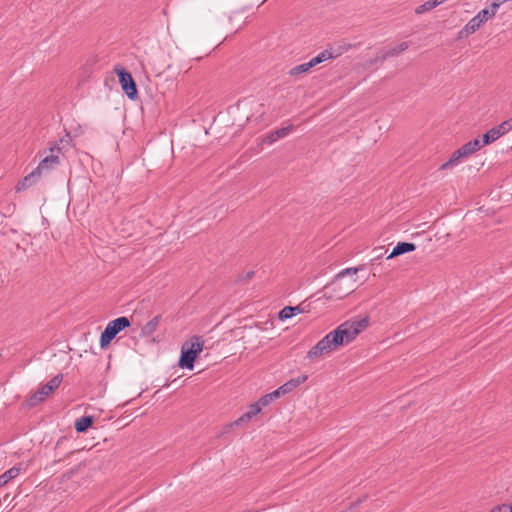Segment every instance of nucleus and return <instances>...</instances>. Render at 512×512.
<instances>
[{
  "label": "nucleus",
  "mask_w": 512,
  "mask_h": 512,
  "mask_svg": "<svg viewBox=\"0 0 512 512\" xmlns=\"http://www.w3.org/2000/svg\"><path fill=\"white\" fill-rule=\"evenodd\" d=\"M368 326V317L343 322L336 329L329 332L319 340L307 352L306 358L309 360L319 359L322 356L337 350L341 346L348 345Z\"/></svg>",
  "instance_id": "nucleus-1"
},
{
  "label": "nucleus",
  "mask_w": 512,
  "mask_h": 512,
  "mask_svg": "<svg viewBox=\"0 0 512 512\" xmlns=\"http://www.w3.org/2000/svg\"><path fill=\"white\" fill-rule=\"evenodd\" d=\"M204 341L199 336H193L189 341H186L181 348V355L179 359V366L192 370L194 367L195 359L202 351Z\"/></svg>",
  "instance_id": "nucleus-2"
},
{
  "label": "nucleus",
  "mask_w": 512,
  "mask_h": 512,
  "mask_svg": "<svg viewBox=\"0 0 512 512\" xmlns=\"http://www.w3.org/2000/svg\"><path fill=\"white\" fill-rule=\"evenodd\" d=\"M485 145L486 144L483 143V139L480 140L478 138L465 143L464 145H462L460 148L453 152V154L451 155L450 159L447 162L443 163L440 166V170L447 169L449 166L458 163L460 159L472 155Z\"/></svg>",
  "instance_id": "nucleus-3"
},
{
  "label": "nucleus",
  "mask_w": 512,
  "mask_h": 512,
  "mask_svg": "<svg viewBox=\"0 0 512 512\" xmlns=\"http://www.w3.org/2000/svg\"><path fill=\"white\" fill-rule=\"evenodd\" d=\"M131 322L130 320L125 317H118L112 321H110L104 331L101 333L100 336V347L105 348L107 347L111 341L116 337L118 333H120L122 330L130 327Z\"/></svg>",
  "instance_id": "nucleus-4"
},
{
  "label": "nucleus",
  "mask_w": 512,
  "mask_h": 512,
  "mask_svg": "<svg viewBox=\"0 0 512 512\" xmlns=\"http://www.w3.org/2000/svg\"><path fill=\"white\" fill-rule=\"evenodd\" d=\"M498 8H493V2L489 8L482 9L460 31V37L468 36L476 32L487 20L495 16Z\"/></svg>",
  "instance_id": "nucleus-5"
},
{
  "label": "nucleus",
  "mask_w": 512,
  "mask_h": 512,
  "mask_svg": "<svg viewBox=\"0 0 512 512\" xmlns=\"http://www.w3.org/2000/svg\"><path fill=\"white\" fill-rule=\"evenodd\" d=\"M116 72L122 90L125 92L128 98L135 100L138 97V90L131 73L126 71L124 68L116 69Z\"/></svg>",
  "instance_id": "nucleus-6"
},
{
  "label": "nucleus",
  "mask_w": 512,
  "mask_h": 512,
  "mask_svg": "<svg viewBox=\"0 0 512 512\" xmlns=\"http://www.w3.org/2000/svg\"><path fill=\"white\" fill-rule=\"evenodd\" d=\"M356 279H353L346 287H343V280L338 287H332V281L325 286V297L327 299H343L354 291Z\"/></svg>",
  "instance_id": "nucleus-7"
},
{
  "label": "nucleus",
  "mask_w": 512,
  "mask_h": 512,
  "mask_svg": "<svg viewBox=\"0 0 512 512\" xmlns=\"http://www.w3.org/2000/svg\"><path fill=\"white\" fill-rule=\"evenodd\" d=\"M510 130H512V119L505 120L499 125L488 130L483 135V143L487 145L491 144L504 134L508 133Z\"/></svg>",
  "instance_id": "nucleus-8"
},
{
  "label": "nucleus",
  "mask_w": 512,
  "mask_h": 512,
  "mask_svg": "<svg viewBox=\"0 0 512 512\" xmlns=\"http://www.w3.org/2000/svg\"><path fill=\"white\" fill-rule=\"evenodd\" d=\"M55 151L60 152V148L57 145L50 148L51 154L46 156L35 168L40 174H42V171L50 170L59 164V157L54 154Z\"/></svg>",
  "instance_id": "nucleus-9"
},
{
  "label": "nucleus",
  "mask_w": 512,
  "mask_h": 512,
  "mask_svg": "<svg viewBox=\"0 0 512 512\" xmlns=\"http://www.w3.org/2000/svg\"><path fill=\"white\" fill-rule=\"evenodd\" d=\"M261 409H262V406L258 401L250 404L248 407V410L244 414H242L237 420H235L233 423H231V426H233V425L239 426L244 423H248L249 421H251V419L254 416H256L257 414H259L261 412Z\"/></svg>",
  "instance_id": "nucleus-10"
},
{
  "label": "nucleus",
  "mask_w": 512,
  "mask_h": 512,
  "mask_svg": "<svg viewBox=\"0 0 512 512\" xmlns=\"http://www.w3.org/2000/svg\"><path fill=\"white\" fill-rule=\"evenodd\" d=\"M51 393L50 386L42 385L37 391L30 395L27 403L30 407H34L45 401Z\"/></svg>",
  "instance_id": "nucleus-11"
},
{
  "label": "nucleus",
  "mask_w": 512,
  "mask_h": 512,
  "mask_svg": "<svg viewBox=\"0 0 512 512\" xmlns=\"http://www.w3.org/2000/svg\"><path fill=\"white\" fill-rule=\"evenodd\" d=\"M40 178L41 174L38 172V170L34 169L31 173H29L17 183L15 189L16 191L26 190L36 184Z\"/></svg>",
  "instance_id": "nucleus-12"
},
{
  "label": "nucleus",
  "mask_w": 512,
  "mask_h": 512,
  "mask_svg": "<svg viewBox=\"0 0 512 512\" xmlns=\"http://www.w3.org/2000/svg\"><path fill=\"white\" fill-rule=\"evenodd\" d=\"M416 249V245L410 242H399L393 248L392 252L387 256V259H392L404 253L412 252Z\"/></svg>",
  "instance_id": "nucleus-13"
},
{
  "label": "nucleus",
  "mask_w": 512,
  "mask_h": 512,
  "mask_svg": "<svg viewBox=\"0 0 512 512\" xmlns=\"http://www.w3.org/2000/svg\"><path fill=\"white\" fill-rule=\"evenodd\" d=\"M306 380H307V376L301 375V376H298L297 378H293V379L287 381L282 386H280L278 389H279L281 395H285V394L293 391L296 387H298L300 384L304 383Z\"/></svg>",
  "instance_id": "nucleus-14"
},
{
  "label": "nucleus",
  "mask_w": 512,
  "mask_h": 512,
  "mask_svg": "<svg viewBox=\"0 0 512 512\" xmlns=\"http://www.w3.org/2000/svg\"><path fill=\"white\" fill-rule=\"evenodd\" d=\"M161 315L154 316L151 320H149L141 329V335L144 337H150L152 336L155 331L157 330L160 322H161Z\"/></svg>",
  "instance_id": "nucleus-15"
},
{
  "label": "nucleus",
  "mask_w": 512,
  "mask_h": 512,
  "mask_svg": "<svg viewBox=\"0 0 512 512\" xmlns=\"http://www.w3.org/2000/svg\"><path fill=\"white\" fill-rule=\"evenodd\" d=\"M352 48L351 44H344L340 47V50L338 52H333L331 49H325L322 52L318 54L319 60L321 62H324L326 60L334 59L338 56H340L343 52H346Z\"/></svg>",
  "instance_id": "nucleus-16"
},
{
  "label": "nucleus",
  "mask_w": 512,
  "mask_h": 512,
  "mask_svg": "<svg viewBox=\"0 0 512 512\" xmlns=\"http://www.w3.org/2000/svg\"><path fill=\"white\" fill-rule=\"evenodd\" d=\"M291 129H292V126L290 125V126L282 127L275 131H272L263 139V142L270 145V144L276 142L278 139L287 136Z\"/></svg>",
  "instance_id": "nucleus-17"
},
{
  "label": "nucleus",
  "mask_w": 512,
  "mask_h": 512,
  "mask_svg": "<svg viewBox=\"0 0 512 512\" xmlns=\"http://www.w3.org/2000/svg\"><path fill=\"white\" fill-rule=\"evenodd\" d=\"M408 48H409V43L408 42H401L396 47H393V48H390V49L384 51L381 54L380 60L382 62H384L386 59H388L390 57L398 56L400 53L406 51Z\"/></svg>",
  "instance_id": "nucleus-18"
},
{
  "label": "nucleus",
  "mask_w": 512,
  "mask_h": 512,
  "mask_svg": "<svg viewBox=\"0 0 512 512\" xmlns=\"http://www.w3.org/2000/svg\"><path fill=\"white\" fill-rule=\"evenodd\" d=\"M93 423V416H82L75 421L74 427L78 433H84L93 425Z\"/></svg>",
  "instance_id": "nucleus-19"
},
{
  "label": "nucleus",
  "mask_w": 512,
  "mask_h": 512,
  "mask_svg": "<svg viewBox=\"0 0 512 512\" xmlns=\"http://www.w3.org/2000/svg\"><path fill=\"white\" fill-rule=\"evenodd\" d=\"M304 309L300 306H285L280 312H279V319L284 321L287 319L292 318L293 316L297 315L298 313H303Z\"/></svg>",
  "instance_id": "nucleus-20"
},
{
  "label": "nucleus",
  "mask_w": 512,
  "mask_h": 512,
  "mask_svg": "<svg viewBox=\"0 0 512 512\" xmlns=\"http://www.w3.org/2000/svg\"><path fill=\"white\" fill-rule=\"evenodd\" d=\"M363 269V266H359V267H349V268H345L343 270H341L335 277L334 279L332 280V287H338L339 284H341V280H343V278L347 275H353V274H356L358 271L362 270Z\"/></svg>",
  "instance_id": "nucleus-21"
},
{
  "label": "nucleus",
  "mask_w": 512,
  "mask_h": 512,
  "mask_svg": "<svg viewBox=\"0 0 512 512\" xmlns=\"http://www.w3.org/2000/svg\"><path fill=\"white\" fill-rule=\"evenodd\" d=\"M20 471H21L20 466H14V467L10 468L9 470H7L6 472H4L2 475H0V487L6 485L11 480L16 478L19 475Z\"/></svg>",
  "instance_id": "nucleus-22"
},
{
  "label": "nucleus",
  "mask_w": 512,
  "mask_h": 512,
  "mask_svg": "<svg viewBox=\"0 0 512 512\" xmlns=\"http://www.w3.org/2000/svg\"><path fill=\"white\" fill-rule=\"evenodd\" d=\"M280 395H281V393H280L279 389H276L273 392L262 396L258 400V402L261 404L262 407H265V406L269 405L273 400L278 398Z\"/></svg>",
  "instance_id": "nucleus-23"
},
{
  "label": "nucleus",
  "mask_w": 512,
  "mask_h": 512,
  "mask_svg": "<svg viewBox=\"0 0 512 512\" xmlns=\"http://www.w3.org/2000/svg\"><path fill=\"white\" fill-rule=\"evenodd\" d=\"M310 69L311 68H310L308 62H306V63L297 65V66L293 67L292 69H290L289 75L296 76V75H299V74H302V73H306Z\"/></svg>",
  "instance_id": "nucleus-24"
},
{
  "label": "nucleus",
  "mask_w": 512,
  "mask_h": 512,
  "mask_svg": "<svg viewBox=\"0 0 512 512\" xmlns=\"http://www.w3.org/2000/svg\"><path fill=\"white\" fill-rule=\"evenodd\" d=\"M435 7H436V5H435V3H433V0H428L425 3H423L422 5L418 6L415 9V13L422 14V13L432 10Z\"/></svg>",
  "instance_id": "nucleus-25"
},
{
  "label": "nucleus",
  "mask_w": 512,
  "mask_h": 512,
  "mask_svg": "<svg viewBox=\"0 0 512 512\" xmlns=\"http://www.w3.org/2000/svg\"><path fill=\"white\" fill-rule=\"evenodd\" d=\"M62 380H63V375L62 374H57L55 377H53L45 385L46 386H50V390L53 393L60 386Z\"/></svg>",
  "instance_id": "nucleus-26"
},
{
  "label": "nucleus",
  "mask_w": 512,
  "mask_h": 512,
  "mask_svg": "<svg viewBox=\"0 0 512 512\" xmlns=\"http://www.w3.org/2000/svg\"><path fill=\"white\" fill-rule=\"evenodd\" d=\"M501 510H508L507 504H500L493 507L489 512H501Z\"/></svg>",
  "instance_id": "nucleus-27"
},
{
  "label": "nucleus",
  "mask_w": 512,
  "mask_h": 512,
  "mask_svg": "<svg viewBox=\"0 0 512 512\" xmlns=\"http://www.w3.org/2000/svg\"><path fill=\"white\" fill-rule=\"evenodd\" d=\"M322 63L320 60H319V57L318 55L313 57L310 61H308V64L310 66V68H313L314 66L318 65Z\"/></svg>",
  "instance_id": "nucleus-28"
},
{
  "label": "nucleus",
  "mask_w": 512,
  "mask_h": 512,
  "mask_svg": "<svg viewBox=\"0 0 512 512\" xmlns=\"http://www.w3.org/2000/svg\"><path fill=\"white\" fill-rule=\"evenodd\" d=\"M322 63L320 60H319V57L318 55L313 57L310 61H308V64L310 66V68H313L314 66L318 65Z\"/></svg>",
  "instance_id": "nucleus-29"
},
{
  "label": "nucleus",
  "mask_w": 512,
  "mask_h": 512,
  "mask_svg": "<svg viewBox=\"0 0 512 512\" xmlns=\"http://www.w3.org/2000/svg\"><path fill=\"white\" fill-rule=\"evenodd\" d=\"M366 498H367V495H364V496H363V498H360V499H358L357 501L353 502V503L351 504V507H357V506H358V505H360V503H361L363 500H365Z\"/></svg>",
  "instance_id": "nucleus-30"
},
{
  "label": "nucleus",
  "mask_w": 512,
  "mask_h": 512,
  "mask_svg": "<svg viewBox=\"0 0 512 512\" xmlns=\"http://www.w3.org/2000/svg\"><path fill=\"white\" fill-rule=\"evenodd\" d=\"M380 58H381V54H380V55H377L373 60H371V61H370V63H371V64H375V63H377V62H382V61L380 60Z\"/></svg>",
  "instance_id": "nucleus-31"
},
{
  "label": "nucleus",
  "mask_w": 512,
  "mask_h": 512,
  "mask_svg": "<svg viewBox=\"0 0 512 512\" xmlns=\"http://www.w3.org/2000/svg\"><path fill=\"white\" fill-rule=\"evenodd\" d=\"M253 274H254V272H253V271H249V272L247 273V276H246V277H247V279L251 278V277L253 276Z\"/></svg>",
  "instance_id": "nucleus-32"
},
{
  "label": "nucleus",
  "mask_w": 512,
  "mask_h": 512,
  "mask_svg": "<svg viewBox=\"0 0 512 512\" xmlns=\"http://www.w3.org/2000/svg\"><path fill=\"white\" fill-rule=\"evenodd\" d=\"M508 510H509V512H512V504L508 505Z\"/></svg>",
  "instance_id": "nucleus-33"
},
{
  "label": "nucleus",
  "mask_w": 512,
  "mask_h": 512,
  "mask_svg": "<svg viewBox=\"0 0 512 512\" xmlns=\"http://www.w3.org/2000/svg\"><path fill=\"white\" fill-rule=\"evenodd\" d=\"M508 510H501V512H507Z\"/></svg>",
  "instance_id": "nucleus-34"
}]
</instances>
